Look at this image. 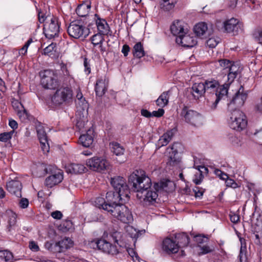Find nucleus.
Returning a JSON list of instances; mask_svg holds the SVG:
<instances>
[{
	"instance_id": "f257e3e1",
	"label": "nucleus",
	"mask_w": 262,
	"mask_h": 262,
	"mask_svg": "<svg viewBox=\"0 0 262 262\" xmlns=\"http://www.w3.org/2000/svg\"><path fill=\"white\" fill-rule=\"evenodd\" d=\"M128 183L134 191L137 192V196L142 198V194L151 187V179L145 175V172L141 170H136L128 177Z\"/></svg>"
},
{
	"instance_id": "f03ea898",
	"label": "nucleus",
	"mask_w": 262,
	"mask_h": 262,
	"mask_svg": "<svg viewBox=\"0 0 262 262\" xmlns=\"http://www.w3.org/2000/svg\"><path fill=\"white\" fill-rule=\"evenodd\" d=\"M204 83L205 93L211 94L210 99H207L206 105L210 110H214L220 100L226 95H221V89L223 85H220L216 80L211 79L206 80Z\"/></svg>"
},
{
	"instance_id": "7ed1b4c3",
	"label": "nucleus",
	"mask_w": 262,
	"mask_h": 262,
	"mask_svg": "<svg viewBox=\"0 0 262 262\" xmlns=\"http://www.w3.org/2000/svg\"><path fill=\"white\" fill-rule=\"evenodd\" d=\"M37 168L38 170L42 171V173H40L38 176L39 177L43 176L47 173L51 174L46 179L45 182V185L49 188H52L60 183L63 180V172L59 170L57 172H53L54 168L53 166H47L44 164H41L38 166Z\"/></svg>"
},
{
	"instance_id": "20e7f679",
	"label": "nucleus",
	"mask_w": 262,
	"mask_h": 262,
	"mask_svg": "<svg viewBox=\"0 0 262 262\" xmlns=\"http://www.w3.org/2000/svg\"><path fill=\"white\" fill-rule=\"evenodd\" d=\"M229 116L228 124L231 128L241 132L245 129L247 126V119L245 114L239 110L228 111Z\"/></svg>"
},
{
	"instance_id": "39448f33",
	"label": "nucleus",
	"mask_w": 262,
	"mask_h": 262,
	"mask_svg": "<svg viewBox=\"0 0 262 262\" xmlns=\"http://www.w3.org/2000/svg\"><path fill=\"white\" fill-rule=\"evenodd\" d=\"M121 234L120 232L115 231L108 234L107 232H104L100 238L92 239L89 241V244L96 245V246H103L105 244L109 246H116V244L120 246Z\"/></svg>"
},
{
	"instance_id": "423d86ee",
	"label": "nucleus",
	"mask_w": 262,
	"mask_h": 262,
	"mask_svg": "<svg viewBox=\"0 0 262 262\" xmlns=\"http://www.w3.org/2000/svg\"><path fill=\"white\" fill-rule=\"evenodd\" d=\"M41 84L45 89L55 90L60 84L57 73L51 70H46L39 73Z\"/></svg>"
},
{
	"instance_id": "0eeeda50",
	"label": "nucleus",
	"mask_w": 262,
	"mask_h": 262,
	"mask_svg": "<svg viewBox=\"0 0 262 262\" xmlns=\"http://www.w3.org/2000/svg\"><path fill=\"white\" fill-rule=\"evenodd\" d=\"M67 32L70 37L82 39L85 38L90 33L89 29L79 20L71 22L68 27Z\"/></svg>"
},
{
	"instance_id": "6e6552de",
	"label": "nucleus",
	"mask_w": 262,
	"mask_h": 262,
	"mask_svg": "<svg viewBox=\"0 0 262 262\" xmlns=\"http://www.w3.org/2000/svg\"><path fill=\"white\" fill-rule=\"evenodd\" d=\"M216 26L218 30L227 33H232L233 35H237L239 32L242 31V24L238 20L234 18L227 20L224 22L217 20Z\"/></svg>"
},
{
	"instance_id": "1a4fd4ad",
	"label": "nucleus",
	"mask_w": 262,
	"mask_h": 262,
	"mask_svg": "<svg viewBox=\"0 0 262 262\" xmlns=\"http://www.w3.org/2000/svg\"><path fill=\"white\" fill-rule=\"evenodd\" d=\"M73 97V91L68 86L58 88L52 97V101L55 105H61L69 102Z\"/></svg>"
},
{
	"instance_id": "9d476101",
	"label": "nucleus",
	"mask_w": 262,
	"mask_h": 262,
	"mask_svg": "<svg viewBox=\"0 0 262 262\" xmlns=\"http://www.w3.org/2000/svg\"><path fill=\"white\" fill-rule=\"evenodd\" d=\"M167 186L166 183L161 182L155 183L153 186L150 187L142 194L144 202L148 205L153 204L156 202L158 196V192Z\"/></svg>"
},
{
	"instance_id": "9b49d317",
	"label": "nucleus",
	"mask_w": 262,
	"mask_h": 262,
	"mask_svg": "<svg viewBox=\"0 0 262 262\" xmlns=\"http://www.w3.org/2000/svg\"><path fill=\"white\" fill-rule=\"evenodd\" d=\"M125 224H129L133 221V217L128 208L123 203L116 205V207L110 213Z\"/></svg>"
},
{
	"instance_id": "f8f14e48",
	"label": "nucleus",
	"mask_w": 262,
	"mask_h": 262,
	"mask_svg": "<svg viewBox=\"0 0 262 262\" xmlns=\"http://www.w3.org/2000/svg\"><path fill=\"white\" fill-rule=\"evenodd\" d=\"M111 183L115 191L119 193V196H121L123 199H129V189L125 179L123 177H115L112 178Z\"/></svg>"
},
{
	"instance_id": "ddd939ff",
	"label": "nucleus",
	"mask_w": 262,
	"mask_h": 262,
	"mask_svg": "<svg viewBox=\"0 0 262 262\" xmlns=\"http://www.w3.org/2000/svg\"><path fill=\"white\" fill-rule=\"evenodd\" d=\"M86 165L91 169L97 172H103L109 169L110 162L102 157H94L86 161Z\"/></svg>"
},
{
	"instance_id": "4468645a",
	"label": "nucleus",
	"mask_w": 262,
	"mask_h": 262,
	"mask_svg": "<svg viewBox=\"0 0 262 262\" xmlns=\"http://www.w3.org/2000/svg\"><path fill=\"white\" fill-rule=\"evenodd\" d=\"M59 29L60 25L58 18L52 16L49 22H47L45 24L43 32L47 38L52 39L58 36Z\"/></svg>"
},
{
	"instance_id": "2eb2a0df",
	"label": "nucleus",
	"mask_w": 262,
	"mask_h": 262,
	"mask_svg": "<svg viewBox=\"0 0 262 262\" xmlns=\"http://www.w3.org/2000/svg\"><path fill=\"white\" fill-rule=\"evenodd\" d=\"M119 193L115 191H109L106 194L105 201L106 204H105L106 211L111 213L116 207V205L121 204L118 202L121 201L122 203L128 201L129 199H123L121 196H119Z\"/></svg>"
},
{
	"instance_id": "dca6fc26",
	"label": "nucleus",
	"mask_w": 262,
	"mask_h": 262,
	"mask_svg": "<svg viewBox=\"0 0 262 262\" xmlns=\"http://www.w3.org/2000/svg\"><path fill=\"white\" fill-rule=\"evenodd\" d=\"M247 98V94L244 91L243 86L241 85L238 91L235 93L232 100L228 104V111L234 110L235 108L242 106Z\"/></svg>"
},
{
	"instance_id": "f3484780",
	"label": "nucleus",
	"mask_w": 262,
	"mask_h": 262,
	"mask_svg": "<svg viewBox=\"0 0 262 262\" xmlns=\"http://www.w3.org/2000/svg\"><path fill=\"white\" fill-rule=\"evenodd\" d=\"M178 143H173L171 146L167 148L165 156L167 157V165L174 166L178 165L180 162L178 154V147L180 146Z\"/></svg>"
},
{
	"instance_id": "a211bd4d",
	"label": "nucleus",
	"mask_w": 262,
	"mask_h": 262,
	"mask_svg": "<svg viewBox=\"0 0 262 262\" xmlns=\"http://www.w3.org/2000/svg\"><path fill=\"white\" fill-rule=\"evenodd\" d=\"M182 114L184 115L185 121L192 125L198 126L202 124V117L196 111L184 108Z\"/></svg>"
},
{
	"instance_id": "6ab92c4d",
	"label": "nucleus",
	"mask_w": 262,
	"mask_h": 262,
	"mask_svg": "<svg viewBox=\"0 0 262 262\" xmlns=\"http://www.w3.org/2000/svg\"><path fill=\"white\" fill-rule=\"evenodd\" d=\"M37 136L40 143V147L44 153L49 151L50 147L48 137L44 126L39 124L36 126Z\"/></svg>"
},
{
	"instance_id": "aec40b11",
	"label": "nucleus",
	"mask_w": 262,
	"mask_h": 262,
	"mask_svg": "<svg viewBox=\"0 0 262 262\" xmlns=\"http://www.w3.org/2000/svg\"><path fill=\"white\" fill-rule=\"evenodd\" d=\"M176 41L178 44L188 48L193 47L196 44L195 39L193 37L187 35V31H185V33L177 36Z\"/></svg>"
},
{
	"instance_id": "412c9836",
	"label": "nucleus",
	"mask_w": 262,
	"mask_h": 262,
	"mask_svg": "<svg viewBox=\"0 0 262 262\" xmlns=\"http://www.w3.org/2000/svg\"><path fill=\"white\" fill-rule=\"evenodd\" d=\"M94 16L95 21L98 31V33L104 36L108 35L110 32V28L107 21L105 19L100 18L99 15L97 14H95Z\"/></svg>"
},
{
	"instance_id": "4be33fe9",
	"label": "nucleus",
	"mask_w": 262,
	"mask_h": 262,
	"mask_svg": "<svg viewBox=\"0 0 262 262\" xmlns=\"http://www.w3.org/2000/svg\"><path fill=\"white\" fill-rule=\"evenodd\" d=\"M7 190L17 198L21 197L22 185L18 180H11L7 183Z\"/></svg>"
},
{
	"instance_id": "5701e85b",
	"label": "nucleus",
	"mask_w": 262,
	"mask_h": 262,
	"mask_svg": "<svg viewBox=\"0 0 262 262\" xmlns=\"http://www.w3.org/2000/svg\"><path fill=\"white\" fill-rule=\"evenodd\" d=\"M8 216V225L7 231L10 234H13L14 232L18 231L19 228L16 225V214L13 212L10 211L7 212Z\"/></svg>"
},
{
	"instance_id": "b1692460",
	"label": "nucleus",
	"mask_w": 262,
	"mask_h": 262,
	"mask_svg": "<svg viewBox=\"0 0 262 262\" xmlns=\"http://www.w3.org/2000/svg\"><path fill=\"white\" fill-rule=\"evenodd\" d=\"M108 82V80L105 77H101L97 80L95 90L97 96L101 97L105 93L107 89Z\"/></svg>"
},
{
	"instance_id": "393cba45",
	"label": "nucleus",
	"mask_w": 262,
	"mask_h": 262,
	"mask_svg": "<svg viewBox=\"0 0 262 262\" xmlns=\"http://www.w3.org/2000/svg\"><path fill=\"white\" fill-rule=\"evenodd\" d=\"M190 93L194 99H199L205 93V88L204 83H194L191 87Z\"/></svg>"
},
{
	"instance_id": "a878e982",
	"label": "nucleus",
	"mask_w": 262,
	"mask_h": 262,
	"mask_svg": "<svg viewBox=\"0 0 262 262\" xmlns=\"http://www.w3.org/2000/svg\"><path fill=\"white\" fill-rule=\"evenodd\" d=\"M94 130L89 129L86 134L80 136L79 142L84 147H88L91 145L94 141Z\"/></svg>"
},
{
	"instance_id": "bb28decb",
	"label": "nucleus",
	"mask_w": 262,
	"mask_h": 262,
	"mask_svg": "<svg viewBox=\"0 0 262 262\" xmlns=\"http://www.w3.org/2000/svg\"><path fill=\"white\" fill-rule=\"evenodd\" d=\"M184 22L181 20H174L170 26L171 33L174 36H179L187 31V29L184 28Z\"/></svg>"
},
{
	"instance_id": "cd10ccee",
	"label": "nucleus",
	"mask_w": 262,
	"mask_h": 262,
	"mask_svg": "<svg viewBox=\"0 0 262 262\" xmlns=\"http://www.w3.org/2000/svg\"><path fill=\"white\" fill-rule=\"evenodd\" d=\"M193 30L196 35L199 37H206L211 33V31L208 30L207 24L204 22L197 24L194 26Z\"/></svg>"
},
{
	"instance_id": "c85d7f7f",
	"label": "nucleus",
	"mask_w": 262,
	"mask_h": 262,
	"mask_svg": "<svg viewBox=\"0 0 262 262\" xmlns=\"http://www.w3.org/2000/svg\"><path fill=\"white\" fill-rule=\"evenodd\" d=\"M66 171L68 173L80 174L86 170V168L83 164L79 163H71L66 166Z\"/></svg>"
},
{
	"instance_id": "c756f323",
	"label": "nucleus",
	"mask_w": 262,
	"mask_h": 262,
	"mask_svg": "<svg viewBox=\"0 0 262 262\" xmlns=\"http://www.w3.org/2000/svg\"><path fill=\"white\" fill-rule=\"evenodd\" d=\"M91 8V3L89 1H84L77 6L76 12L79 16L86 17L89 14Z\"/></svg>"
},
{
	"instance_id": "7c9ffc66",
	"label": "nucleus",
	"mask_w": 262,
	"mask_h": 262,
	"mask_svg": "<svg viewBox=\"0 0 262 262\" xmlns=\"http://www.w3.org/2000/svg\"><path fill=\"white\" fill-rule=\"evenodd\" d=\"M90 40L94 47L99 46L101 53H103L106 51L105 48L103 46V43L104 40V35L97 33L93 35L90 38Z\"/></svg>"
},
{
	"instance_id": "2f4dec72",
	"label": "nucleus",
	"mask_w": 262,
	"mask_h": 262,
	"mask_svg": "<svg viewBox=\"0 0 262 262\" xmlns=\"http://www.w3.org/2000/svg\"><path fill=\"white\" fill-rule=\"evenodd\" d=\"M175 246H187L189 243L188 235L184 232L174 234Z\"/></svg>"
},
{
	"instance_id": "473e14b6",
	"label": "nucleus",
	"mask_w": 262,
	"mask_h": 262,
	"mask_svg": "<svg viewBox=\"0 0 262 262\" xmlns=\"http://www.w3.org/2000/svg\"><path fill=\"white\" fill-rule=\"evenodd\" d=\"M170 93L169 90L163 92L156 101L157 105L162 108L167 105Z\"/></svg>"
},
{
	"instance_id": "72a5a7b5",
	"label": "nucleus",
	"mask_w": 262,
	"mask_h": 262,
	"mask_svg": "<svg viewBox=\"0 0 262 262\" xmlns=\"http://www.w3.org/2000/svg\"><path fill=\"white\" fill-rule=\"evenodd\" d=\"M228 74L227 81L223 84V88L221 89V95H226L228 93V91L230 85L234 81L235 78L237 76V74L232 73L229 72H226Z\"/></svg>"
},
{
	"instance_id": "f704fd0d",
	"label": "nucleus",
	"mask_w": 262,
	"mask_h": 262,
	"mask_svg": "<svg viewBox=\"0 0 262 262\" xmlns=\"http://www.w3.org/2000/svg\"><path fill=\"white\" fill-rule=\"evenodd\" d=\"M101 247H96V248H94V249L101 250L105 253L112 255L122 253V251L123 249V247H119V248H118V247H102V248H101Z\"/></svg>"
},
{
	"instance_id": "c9c22d12",
	"label": "nucleus",
	"mask_w": 262,
	"mask_h": 262,
	"mask_svg": "<svg viewBox=\"0 0 262 262\" xmlns=\"http://www.w3.org/2000/svg\"><path fill=\"white\" fill-rule=\"evenodd\" d=\"M57 53V47L55 43H51L48 46L46 47L42 53V54L49 56L51 58L56 57Z\"/></svg>"
},
{
	"instance_id": "e433bc0d",
	"label": "nucleus",
	"mask_w": 262,
	"mask_h": 262,
	"mask_svg": "<svg viewBox=\"0 0 262 262\" xmlns=\"http://www.w3.org/2000/svg\"><path fill=\"white\" fill-rule=\"evenodd\" d=\"M133 53L134 57L138 58H140L145 55V51L141 42H138L134 45Z\"/></svg>"
},
{
	"instance_id": "4c0bfd02",
	"label": "nucleus",
	"mask_w": 262,
	"mask_h": 262,
	"mask_svg": "<svg viewBox=\"0 0 262 262\" xmlns=\"http://www.w3.org/2000/svg\"><path fill=\"white\" fill-rule=\"evenodd\" d=\"M178 0H161L160 6L165 11H169L173 9Z\"/></svg>"
},
{
	"instance_id": "58836bf2",
	"label": "nucleus",
	"mask_w": 262,
	"mask_h": 262,
	"mask_svg": "<svg viewBox=\"0 0 262 262\" xmlns=\"http://www.w3.org/2000/svg\"><path fill=\"white\" fill-rule=\"evenodd\" d=\"M12 106L17 112V115L20 118L27 116V111L24 108L23 104L18 101H15L12 102Z\"/></svg>"
},
{
	"instance_id": "ea45409f",
	"label": "nucleus",
	"mask_w": 262,
	"mask_h": 262,
	"mask_svg": "<svg viewBox=\"0 0 262 262\" xmlns=\"http://www.w3.org/2000/svg\"><path fill=\"white\" fill-rule=\"evenodd\" d=\"M13 258L12 253L7 250H0V262H8Z\"/></svg>"
},
{
	"instance_id": "a19ab883",
	"label": "nucleus",
	"mask_w": 262,
	"mask_h": 262,
	"mask_svg": "<svg viewBox=\"0 0 262 262\" xmlns=\"http://www.w3.org/2000/svg\"><path fill=\"white\" fill-rule=\"evenodd\" d=\"M193 238L194 241L197 243L198 246H200L201 244L204 245L203 246H206L209 241V236L205 235L204 234H198L195 235Z\"/></svg>"
},
{
	"instance_id": "79ce46f5",
	"label": "nucleus",
	"mask_w": 262,
	"mask_h": 262,
	"mask_svg": "<svg viewBox=\"0 0 262 262\" xmlns=\"http://www.w3.org/2000/svg\"><path fill=\"white\" fill-rule=\"evenodd\" d=\"M112 151L117 156L123 155L124 149L120 144L117 142L112 143Z\"/></svg>"
},
{
	"instance_id": "37998d69",
	"label": "nucleus",
	"mask_w": 262,
	"mask_h": 262,
	"mask_svg": "<svg viewBox=\"0 0 262 262\" xmlns=\"http://www.w3.org/2000/svg\"><path fill=\"white\" fill-rule=\"evenodd\" d=\"M127 231L128 232V234L130 235V237H132L133 240L134 241V245L135 246L137 238H138L139 236L141 235L143 231H137L136 229L133 228L132 227H129Z\"/></svg>"
},
{
	"instance_id": "c03bdc74",
	"label": "nucleus",
	"mask_w": 262,
	"mask_h": 262,
	"mask_svg": "<svg viewBox=\"0 0 262 262\" xmlns=\"http://www.w3.org/2000/svg\"><path fill=\"white\" fill-rule=\"evenodd\" d=\"M123 249L128 253V255L132 258L133 260L139 261L140 257L139 256L135 248L129 247H123Z\"/></svg>"
},
{
	"instance_id": "a18cd8bd",
	"label": "nucleus",
	"mask_w": 262,
	"mask_h": 262,
	"mask_svg": "<svg viewBox=\"0 0 262 262\" xmlns=\"http://www.w3.org/2000/svg\"><path fill=\"white\" fill-rule=\"evenodd\" d=\"M180 247H162V251L165 254L171 255L179 252Z\"/></svg>"
},
{
	"instance_id": "49530a36",
	"label": "nucleus",
	"mask_w": 262,
	"mask_h": 262,
	"mask_svg": "<svg viewBox=\"0 0 262 262\" xmlns=\"http://www.w3.org/2000/svg\"><path fill=\"white\" fill-rule=\"evenodd\" d=\"M220 67L223 70L228 71L230 66L231 65L232 61L227 59H221L217 61Z\"/></svg>"
},
{
	"instance_id": "de8ad7c7",
	"label": "nucleus",
	"mask_w": 262,
	"mask_h": 262,
	"mask_svg": "<svg viewBox=\"0 0 262 262\" xmlns=\"http://www.w3.org/2000/svg\"><path fill=\"white\" fill-rule=\"evenodd\" d=\"M94 203H95V205L97 207H98L100 209L102 208L103 210L106 211L105 206V204H106V202L105 199H104L103 198H102V197L97 198L94 202Z\"/></svg>"
},
{
	"instance_id": "09e8293b",
	"label": "nucleus",
	"mask_w": 262,
	"mask_h": 262,
	"mask_svg": "<svg viewBox=\"0 0 262 262\" xmlns=\"http://www.w3.org/2000/svg\"><path fill=\"white\" fill-rule=\"evenodd\" d=\"M246 252L247 247H241L238 262H248Z\"/></svg>"
},
{
	"instance_id": "8fccbe9b",
	"label": "nucleus",
	"mask_w": 262,
	"mask_h": 262,
	"mask_svg": "<svg viewBox=\"0 0 262 262\" xmlns=\"http://www.w3.org/2000/svg\"><path fill=\"white\" fill-rule=\"evenodd\" d=\"M174 234H170L162 239V246H175Z\"/></svg>"
},
{
	"instance_id": "3c124183",
	"label": "nucleus",
	"mask_w": 262,
	"mask_h": 262,
	"mask_svg": "<svg viewBox=\"0 0 262 262\" xmlns=\"http://www.w3.org/2000/svg\"><path fill=\"white\" fill-rule=\"evenodd\" d=\"M197 158L195 157H193V161H194V165L193 168L198 169V171L200 172V173L203 174L204 173H207L208 172V169L204 165H198L196 166L197 163Z\"/></svg>"
},
{
	"instance_id": "603ef678",
	"label": "nucleus",
	"mask_w": 262,
	"mask_h": 262,
	"mask_svg": "<svg viewBox=\"0 0 262 262\" xmlns=\"http://www.w3.org/2000/svg\"><path fill=\"white\" fill-rule=\"evenodd\" d=\"M73 224L70 220H66L64 221L60 225V229L63 232L69 231L72 228Z\"/></svg>"
},
{
	"instance_id": "864d4df0",
	"label": "nucleus",
	"mask_w": 262,
	"mask_h": 262,
	"mask_svg": "<svg viewBox=\"0 0 262 262\" xmlns=\"http://www.w3.org/2000/svg\"><path fill=\"white\" fill-rule=\"evenodd\" d=\"M73 244V241L70 237L64 236L59 241L55 246H69Z\"/></svg>"
},
{
	"instance_id": "5fc2aeb1",
	"label": "nucleus",
	"mask_w": 262,
	"mask_h": 262,
	"mask_svg": "<svg viewBox=\"0 0 262 262\" xmlns=\"http://www.w3.org/2000/svg\"><path fill=\"white\" fill-rule=\"evenodd\" d=\"M14 133V131H11L9 132H4L0 134V141L6 142L9 140L12 136Z\"/></svg>"
},
{
	"instance_id": "6e6d98bb",
	"label": "nucleus",
	"mask_w": 262,
	"mask_h": 262,
	"mask_svg": "<svg viewBox=\"0 0 262 262\" xmlns=\"http://www.w3.org/2000/svg\"><path fill=\"white\" fill-rule=\"evenodd\" d=\"M219 42V38H215L214 37L209 38L206 41V44L209 48H213L215 47Z\"/></svg>"
},
{
	"instance_id": "4d7b16f0",
	"label": "nucleus",
	"mask_w": 262,
	"mask_h": 262,
	"mask_svg": "<svg viewBox=\"0 0 262 262\" xmlns=\"http://www.w3.org/2000/svg\"><path fill=\"white\" fill-rule=\"evenodd\" d=\"M70 247H47V249L53 253H61L63 249H68Z\"/></svg>"
},
{
	"instance_id": "13d9d810",
	"label": "nucleus",
	"mask_w": 262,
	"mask_h": 262,
	"mask_svg": "<svg viewBox=\"0 0 262 262\" xmlns=\"http://www.w3.org/2000/svg\"><path fill=\"white\" fill-rule=\"evenodd\" d=\"M204 174H202L200 172L197 171L194 174L193 181L196 185H199L202 182Z\"/></svg>"
},
{
	"instance_id": "bf43d9fd",
	"label": "nucleus",
	"mask_w": 262,
	"mask_h": 262,
	"mask_svg": "<svg viewBox=\"0 0 262 262\" xmlns=\"http://www.w3.org/2000/svg\"><path fill=\"white\" fill-rule=\"evenodd\" d=\"M239 70V67L237 64H235L234 62L232 61L231 65L230 66L227 72L238 74Z\"/></svg>"
},
{
	"instance_id": "052dcab7",
	"label": "nucleus",
	"mask_w": 262,
	"mask_h": 262,
	"mask_svg": "<svg viewBox=\"0 0 262 262\" xmlns=\"http://www.w3.org/2000/svg\"><path fill=\"white\" fill-rule=\"evenodd\" d=\"M214 173L216 174V176H218L221 180H225L227 178H228V175L225 173L224 172L222 171V170L216 169L214 170Z\"/></svg>"
},
{
	"instance_id": "680f3d73",
	"label": "nucleus",
	"mask_w": 262,
	"mask_h": 262,
	"mask_svg": "<svg viewBox=\"0 0 262 262\" xmlns=\"http://www.w3.org/2000/svg\"><path fill=\"white\" fill-rule=\"evenodd\" d=\"M32 42V39L30 38L25 43L24 46L20 49L19 51V54L22 55H25L27 52V49L30 43Z\"/></svg>"
},
{
	"instance_id": "e2e57ef3",
	"label": "nucleus",
	"mask_w": 262,
	"mask_h": 262,
	"mask_svg": "<svg viewBox=\"0 0 262 262\" xmlns=\"http://www.w3.org/2000/svg\"><path fill=\"white\" fill-rule=\"evenodd\" d=\"M225 180L226 185L227 187L233 188H236L238 187L237 184L233 179L228 178Z\"/></svg>"
},
{
	"instance_id": "0e129e2a",
	"label": "nucleus",
	"mask_w": 262,
	"mask_h": 262,
	"mask_svg": "<svg viewBox=\"0 0 262 262\" xmlns=\"http://www.w3.org/2000/svg\"><path fill=\"white\" fill-rule=\"evenodd\" d=\"M193 191L196 198H201L204 192V190L202 188L196 186L193 189Z\"/></svg>"
},
{
	"instance_id": "69168bd1",
	"label": "nucleus",
	"mask_w": 262,
	"mask_h": 262,
	"mask_svg": "<svg viewBox=\"0 0 262 262\" xmlns=\"http://www.w3.org/2000/svg\"><path fill=\"white\" fill-rule=\"evenodd\" d=\"M254 236L255 237L254 243L256 245H262V233H254Z\"/></svg>"
},
{
	"instance_id": "338daca9",
	"label": "nucleus",
	"mask_w": 262,
	"mask_h": 262,
	"mask_svg": "<svg viewBox=\"0 0 262 262\" xmlns=\"http://www.w3.org/2000/svg\"><path fill=\"white\" fill-rule=\"evenodd\" d=\"M200 251L198 252V255L200 256L203 254H206L211 252L213 249L210 248V247H200Z\"/></svg>"
},
{
	"instance_id": "774afa93",
	"label": "nucleus",
	"mask_w": 262,
	"mask_h": 262,
	"mask_svg": "<svg viewBox=\"0 0 262 262\" xmlns=\"http://www.w3.org/2000/svg\"><path fill=\"white\" fill-rule=\"evenodd\" d=\"M29 201L26 198H21L19 201V206L21 208L25 209L28 207Z\"/></svg>"
}]
</instances>
